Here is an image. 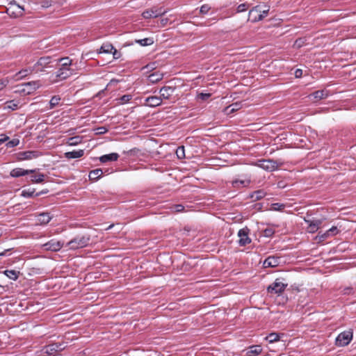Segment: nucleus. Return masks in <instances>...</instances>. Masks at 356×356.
Masks as SVG:
<instances>
[{
	"instance_id": "nucleus-9",
	"label": "nucleus",
	"mask_w": 356,
	"mask_h": 356,
	"mask_svg": "<svg viewBox=\"0 0 356 356\" xmlns=\"http://www.w3.org/2000/svg\"><path fill=\"white\" fill-rule=\"evenodd\" d=\"M249 229L247 227L241 229L238 232L239 237L238 244L241 246H245L251 243V239L248 236Z\"/></svg>"
},
{
	"instance_id": "nucleus-21",
	"label": "nucleus",
	"mask_w": 356,
	"mask_h": 356,
	"mask_svg": "<svg viewBox=\"0 0 356 356\" xmlns=\"http://www.w3.org/2000/svg\"><path fill=\"white\" fill-rule=\"evenodd\" d=\"M119 154L117 153H111L108 154H105L99 158V161L102 163H107L108 161H115L118 159Z\"/></svg>"
},
{
	"instance_id": "nucleus-18",
	"label": "nucleus",
	"mask_w": 356,
	"mask_h": 356,
	"mask_svg": "<svg viewBox=\"0 0 356 356\" xmlns=\"http://www.w3.org/2000/svg\"><path fill=\"white\" fill-rule=\"evenodd\" d=\"M65 1H54V0H41L40 1V4L42 8H50L56 4H57L58 6H61Z\"/></svg>"
},
{
	"instance_id": "nucleus-61",
	"label": "nucleus",
	"mask_w": 356,
	"mask_h": 356,
	"mask_svg": "<svg viewBox=\"0 0 356 356\" xmlns=\"http://www.w3.org/2000/svg\"><path fill=\"white\" fill-rule=\"evenodd\" d=\"M9 250H10V249H7V250H5L4 251L1 252H0V257L6 255V252L9 251Z\"/></svg>"
},
{
	"instance_id": "nucleus-51",
	"label": "nucleus",
	"mask_w": 356,
	"mask_h": 356,
	"mask_svg": "<svg viewBox=\"0 0 356 356\" xmlns=\"http://www.w3.org/2000/svg\"><path fill=\"white\" fill-rule=\"evenodd\" d=\"M355 291L352 287H346L343 289V294L345 295H353Z\"/></svg>"
},
{
	"instance_id": "nucleus-12",
	"label": "nucleus",
	"mask_w": 356,
	"mask_h": 356,
	"mask_svg": "<svg viewBox=\"0 0 356 356\" xmlns=\"http://www.w3.org/2000/svg\"><path fill=\"white\" fill-rule=\"evenodd\" d=\"M258 165L264 170L273 171L277 168V163L273 160H260Z\"/></svg>"
},
{
	"instance_id": "nucleus-2",
	"label": "nucleus",
	"mask_w": 356,
	"mask_h": 356,
	"mask_svg": "<svg viewBox=\"0 0 356 356\" xmlns=\"http://www.w3.org/2000/svg\"><path fill=\"white\" fill-rule=\"evenodd\" d=\"M284 279L277 278L274 282L267 287V291L270 294L281 295L288 286L287 283L283 282Z\"/></svg>"
},
{
	"instance_id": "nucleus-20",
	"label": "nucleus",
	"mask_w": 356,
	"mask_h": 356,
	"mask_svg": "<svg viewBox=\"0 0 356 356\" xmlns=\"http://www.w3.org/2000/svg\"><path fill=\"white\" fill-rule=\"evenodd\" d=\"M84 154L83 149L73 150L72 152H67L65 153V157L67 159H77L81 157Z\"/></svg>"
},
{
	"instance_id": "nucleus-24",
	"label": "nucleus",
	"mask_w": 356,
	"mask_h": 356,
	"mask_svg": "<svg viewBox=\"0 0 356 356\" xmlns=\"http://www.w3.org/2000/svg\"><path fill=\"white\" fill-rule=\"evenodd\" d=\"M266 195V193L264 191L258 190L251 193L250 197L253 201H257L264 197Z\"/></svg>"
},
{
	"instance_id": "nucleus-19",
	"label": "nucleus",
	"mask_w": 356,
	"mask_h": 356,
	"mask_svg": "<svg viewBox=\"0 0 356 356\" xmlns=\"http://www.w3.org/2000/svg\"><path fill=\"white\" fill-rule=\"evenodd\" d=\"M242 107L241 102H235L224 109V113L227 115H230L234 112L240 110Z\"/></svg>"
},
{
	"instance_id": "nucleus-3",
	"label": "nucleus",
	"mask_w": 356,
	"mask_h": 356,
	"mask_svg": "<svg viewBox=\"0 0 356 356\" xmlns=\"http://www.w3.org/2000/svg\"><path fill=\"white\" fill-rule=\"evenodd\" d=\"M90 242L89 236H78L67 243V246L71 250H76L86 247Z\"/></svg>"
},
{
	"instance_id": "nucleus-54",
	"label": "nucleus",
	"mask_w": 356,
	"mask_h": 356,
	"mask_svg": "<svg viewBox=\"0 0 356 356\" xmlns=\"http://www.w3.org/2000/svg\"><path fill=\"white\" fill-rule=\"evenodd\" d=\"M273 231L271 229H266L264 230V235L267 237H270L273 234Z\"/></svg>"
},
{
	"instance_id": "nucleus-35",
	"label": "nucleus",
	"mask_w": 356,
	"mask_h": 356,
	"mask_svg": "<svg viewBox=\"0 0 356 356\" xmlns=\"http://www.w3.org/2000/svg\"><path fill=\"white\" fill-rule=\"evenodd\" d=\"M265 339L269 343H274L280 340V335L276 332H272L266 337Z\"/></svg>"
},
{
	"instance_id": "nucleus-46",
	"label": "nucleus",
	"mask_w": 356,
	"mask_h": 356,
	"mask_svg": "<svg viewBox=\"0 0 356 356\" xmlns=\"http://www.w3.org/2000/svg\"><path fill=\"white\" fill-rule=\"evenodd\" d=\"M263 8H261V14L264 15V17L267 16L270 7L267 5H261Z\"/></svg>"
},
{
	"instance_id": "nucleus-38",
	"label": "nucleus",
	"mask_w": 356,
	"mask_h": 356,
	"mask_svg": "<svg viewBox=\"0 0 356 356\" xmlns=\"http://www.w3.org/2000/svg\"><path fill=\"white\" fill-rule=\"evenodd\" d=\"M34 193H35L34 188L24 189L22 191V196H23L24 197H31L35 196Z\"/></svg>"
},
{
	"instance_id": "nucleus-40",
	"label": "nucleus",
	"mask_w": 356,
	"mask_h": 356,
	"mask_svg": "<svg viewBox=\"0 0 356 356\" xmlns=\"http://www.w3.org/2000/svg\"><path fill=\"white\" fill-rule=\"evenodd\" d=\"M249 183H250V181H249L236 179V180H234V181H232V185H233V186H234V187L239 186L240 185H242V186H247Z\"/></svg>"
},
{
	"instance_id": "nucleus-57",
	"label": "nucleus",
	"mask_w": 356,
	"mask_h": 356,
	"mask_svg": "<svg viewBox=\"0 0 356 356\" xmlns=\"http://www.w3.org/2000/svg\"><path fill=\"white\" fill-rule=\"evenodd\" d=\"M302 75V70H300V69H297L296 71H295V76L296 78H300L301 77V76Z\"/></svg>"
},
{
	"instance_id": "nucleus-15",
	"label": "nucleus",
	"mask_w": 356,
	"mask_h": 356,
	"mask_svg": "<svg viewBox=\"0 0 356 356\" xmlns=\"http://www.w3.org/2000/svg\"><path fill=\"white\" fill-rule=\"evenodd\" d=\"M280 259L277 257L270 256L266 258L264 261V267H276L280 264Z\"/></svg>"
},
{
	"instance_id": "nucleus-1",
	"label": "nucleus",
	"mask_w": 356,
	"mask_h": 356,
	"mask_svg": "<svg viewBox=\"0 0 356 356\" xmlns=\"http://www.w3.org/2000/svg\"><path fill=\"white\" fill-rule=\"evenodd\" d=\"M56 61V60H54ZM54 60L51 56H43L38 59L33 65V71L35 72H44L46 68L53 67Z\"/></svg>"
},
{
	"instance_id": "nucleus-56",
	"label": "nucleus",
	"mask_w": 356,
	"mask_h": 356,
	"mask_svg": "<svg viewBox=\"0 0 356 356\" xmlns=\"http://www.w3.org/2000/svg\"><path fill=\"white\" fill-rule=\"evenodd\" d=\"M303 43H304V42H303V39H302V38H299V39H298V40H296V42H295V44H295L296 47H300L302 45V44H303Z\"/></svg>"
},
{
	"instance_id": "nucleus-49",
	"label": "nucleus",
	"mask_w": 356,
	"mask_h": 356,
	"mask_svg": "<svg viewBox=\"0 0 356 356\" xmlns=\"http://www.w3.org/2000/svg\"><path fill=\"white\" fill-rule=\"evenodd\" d=\"M329 236H330L329 233H327V232H325V233H323L322 234H320V233H319L318 234V236H316V238H318L319 241H324L325 238H327Z\"/></svg>"
},
{
	"instance_id": "nucleus-10",
	"label": "nucleus",
	"mask_w": 356,
	"mask_h": 356,
	"mask_svg": "<svg viewBox=\"0 0 356 356\" xmlns=\"http://www.w3.org/2000/svg\"><path fill=\"white\" fill-rule=\"evenodd\" d=\"M65 348V346L63 343H54L46 346L44 348V353L48 355H52L54 353L61 351Z\"/></svg>"
},
{
	"instance_id": "nucleus-59",
	"label": "nucleus",
	"mask_w": 356,
	"mask_h": 356,
	"mask_svg": "<svg viewBox=\"0 0 356 356\" xmlns=\"http://www.w3.org/2000/svg\"><path fill=\"white\" fill-rule=\"evenodd\" d=\"M48 192H49V191H48V190H47V189H46V190H42V191H40V192H38V193H35V197H38V196H40V195H41L46 194V193H47Z\"/></svg>"
},
{
	"instance_id": "nucleus-16",
	"label": "nucleus",
	"mask_w": 356,
	"mask_h": 356,
	"mask_svg": "<svg viewBox=\"0 0 356 356\" xmlns=\"http://www.w3.org/2000/svg\"><path fill=\"white\" fill-rule=\"evenodd\" d=\"M161 98L157 96H151L145 99V105L150 107H156L161 105Z\"/></svg>"
},
{
	"instance_id": "nucleus-62",
	"label": "nucleus",
	"mask_w": 356,
	"mask_h": 356,
	"mask_svg": "<svg viewBox=\"0 0 356 356\" xmlns=\"http://www.w3.org/2000/svg\"><path fill=\"white\" fill-rule=\"evenodd\" d=\"M138 149H131V150L129 151V153H130V154H134L135 152H138Z\"/></svg>"
},
{
	"instance_id": "nucleus-26",
	"label": "nucleus",
	"mask_w": 356,
	"mask_h": 356,
	"mask_svg": "<svg viewBox=\"0 0 356 356\" xmlns=\"http://www.w3.org/2000/svg\"><path fill=\"white\" fill-rule=\"evenodd\" d=\"M163 74L159 72H154L149 75L148 80L150 83H155L163 79Z\"/></svg>"
},
{
	"instance_id": "nucleus-55",
	"label": "nucleus",
	"mask_w": 356,
	"mask_h": 356,
	"mask_svg": "<svg viewBox=\"0 0 356 356\" xmlns=\"http://www.w3.org/2000/svg\"><path fill=\"white\" fill-rule=\"evenodd\" d=\"M111 53L113 54V58L115 59H118L120 56V53L118 52L115 48H114V49H113Z\"/></svg>"
},
{
	"instance_id": "nucleus-6",
	"label": "nucleus",
	"mask_w": 356,
	"mask_h": 356,
	"mask_svg": "<svg viewBox=\"0 0 356 356\" xmlns=\"http://www.w3.org/2000/svg\"><path fill=\"white\" fill-rule=\"evenodd\" d=\"M63 246V243L60 241L52 239L42 245V248L46 251L57 252Z\"/></svg>"
},
{
	"instance_id": "nucleus-34",
	"label": "nucleus",
	"mask_w": 356,
	"mask_h": 356,
	"mask_svg": "<svg viewBox=\"0 0 356 356\" xmlns=\"http://www.w3.org/2000/svg\"><path fill=\"white\" fill-rule=\"evenodd\" d=\"M82 138L81 136H74L70 138L67 141V144L70 146H74L81 143Z\"/></svg>"
},
{
	"instance_id": "nucleus-50",
	"label": "nucleus",
	"mask_w": 356,
	"mask_h": 356,
	"mask_svg": "<svg viewBox=\"0 0 356 356\" xmlns=\"http://www.w3.org/2000/svg\"><path fill=\"white\" fill-rule=\"evenodd\" d=\"M327 232V233H329L330 236H334L338 233V229L337 227L333 226L330 229H328Z\"/></svg>"
},
{
	"instance_id": "nucleus-28",
	"label": "nucleus",
	"mask_w": 356,
	"mask_h": 356,
	"mask_svg": "<svg viewBox=\"0 0 356 356\" xmlns=\"http://www.w3.org/2000/svg\"><path fill=\"white\" fill-rule=\"evenodd\" d=\"M262 352V348L260 346H252L250 347L248 352V356H257Z\"/></svg>"
},
{
	"instance_id": "nucleus-27",
	"label": "nucleus",
	"mask_w": 356,
	"mask_h": 356,
	"mask_svg": "<svg viewBox=\"0 0 356 356\" xmlns=\"http://www.w3.org/2000/svg\"><path fill=\"white\" fill-rule=\"evenodd\" d=\"M328 95V92L326 90H317L313 92L311 96L314 97V99L316 100L322 99L327 97Z\"/></svg>"
},
{
	"instance_id": "nucleus-4",
	"label": "nucleus",
	"mask_w": 356,
	"mask_h": 356,
	"mask_svg": "<svg viewBox=\"0 0 356 356\" xmlns=\"http://www.w3.org/2000/svg\"><path fill=\"white\" fill-rule=\"evenodd\" d=\"M353 339V332L351 330H346L340 333L335 340V345L337 346H346L350 343Z\"/></svg>"
},
{
	"instance_id": "nucleus-43",
	"label": "nucleus",
	"mask_w": 356,
	"mask_h": 356,
	"mask_svg": "<svg viewBox=\"0 0 356 356\" xmlns=\"http://www.w3.org/2000/svg\"><path fill=\"white\" fill-rule=\"evenodd\" d=\"M211 97V94L210 93H204V92H200L197 95V98L202 100V101H205L207 100V99H209V97Z\"/></svg>"
},
{
	"instance_id": "nucleus-33",
	"label": "nucleus",
	"mask_w": 356,
	"mask_h": 356,
	"mask_svg": "<svg viewBox=\"0 0 356 356\" xmlns=\"http://www.w3.org/2000/svg\"><path fill=\"white\" fill-rule=\"evenodd\" d=\"M135 42L141 46L145 47L152 44L154 43V40L152 38H146L144 39L136 40Z\"/></svg>"
},
{
	"instance_id": "nucleus-8",
	"label": "nucleus",
	"mask_w": 356,
	"mask_h": 356,
	"mask_svg": "<svg viewBox=\"0 0 356 356\" xmlns=\"http://www.w3.org/2000/svg\"><path fill=\"white\" fill-rule=\"evenodd\" d=\"M42 153L38 151H25L17 154V159L19 161L31 160L39 157Z\"/></svg>"
},
{
	"instance_id": "nucleus-36",
	"label": "nucleus",
	"mask_w": 356,
	"mask_h": 356,
	"mask_svg": "<svg viewBox=\"0 0 356 356\" xmlns=\"http://www.w3.org/2000/svg\"><path fill=\"white\" fill-rule=\"evenodd\" d=\"M17 108H18V104L17 103H15V101L12 100V101L7 102L6 103L3 108L5 110L15 111V110L17 109Z\"/></svg>"
},
{
	"instance_id": "nucleus-60",
	"label": "nucleus",
	"mask_w": 356,
	"mask_h": 356,
	"mask_svg": "<svg viewBox=\"0 0 356 356\" xmlns=\"http://www.w3.org/2000/svg\"><path fill=\"white\" fill-rule=\"evenodd\" d=\"M168 18H163L161 20V24L163 26H165L168 22Z\"/></svg>"
},
{
	"instance_id": "nucleus-48",
	"label": "nucleus",
	"mask_w": 356,
	"mask_h": 356,
	"mask_svg": "<svg viewBox=\"0 0 356 356\" xmlns=\"http://www.w3.org/2000/svg\"><path fill=\"white\" fill-rule=\"evenodd\" d=\"M248 8V5L246 3H241L237 7V12L241 13L245 11Z\"/></svg>"
},
{
	"instance_id": "nucleus-22",
	"label": "nucleus",
	"mask_w": 356,
	"mask_h": 356,
	"mask_svg": "<svg viewBox=\"0 0 356 356\" xmlns=\"http://www.w3.org/2000/svg\"><path fill=\"white\" fill-rule=\"evenodd\" d=\"M24 86L28 88L27 94H31L37 88H40V83L39 81H30L24 83Z\"/></svg>"
},
{
	"instance_id": "nucleus-47",
	"label": "nucleus",
	"mask_w": 356,
	"mask_h": 356,
	"mask_svg": "<svg viewBox=\"0 0 356 356\" xmlns=\"http://www.w3.org/2000/svg\"><path fill=\"white\" fill-rule=\"evenodd\" d=\"M210 9H211V7L209 5L204 4L200 7V11L202 14H207L209 11Z\"/></svg>"
},
{
	"instance_id": "nucleus-17",
	"label": "nucleus",
	"mask_w": 356,
	"mask_h": 356,
	"mask_svg": "<svg viewBox=\"0 0 356 356\" xmlns=\"http://www.w3.org/2000/svg\"><path fill=\"white\" fill-rule=\"evenodd\" d=\"M175 88L171 86H164L160 89L161 97L163 99H168L173 94Z\"/></svg>"
},
{
	"instance_id": "nucleus-29",
	"label": "nucleus",
	"mask_w": 356,
	"mask_h": 356,
	"mask_svg": "<svg viewBox=\"0 0 356 356\" xmlns=\"http://www.w3.org/2000/svg\"><path fill=\"white\" fill-rule=\"evenodd\" d=\"M11 9H13L14 11L13 13H15L16 16L22 15L24 12V8L21 7L20 6L14 3H10V8L8 9V12H10Z\"/></svg>"
},
{
	"instance_id": "nucleus-41",
	"label": "nucleus",
	"mask_w": 356,
	"mask_h": 356,
	"mask_svg": "<svg viewBox=\"0 0 356 356\" xmlns=\"http://www.w3.org/2000/svg\"><path fill=\"white\" fill-rule=\"evenodd\" d=\"M132 99V95H122L118 100L120 101V104H126L128 103Z\"/></svg>"
},
{
	"instance_id": "nucleus-32",
	"label": "nucleus",
	"mask_w": 356,
	"mask_h": 356,
	"mask_svg": "<svg viewBox=\"0 0 356 356\" xmlns=\"http://www.w3.org/2000/svg\"><path fill=\"white\" fill-rule=\"evenodd\" d=\"M114 47L111 43H104L99 51V53H111Z\"/></svg>"
},
{
	"instance_id": "nucleus-42",
	"label": "nucleus",
	"mask_w": 356,
	"mask_h": 356,
	"mask_svg": "<svg viewBox=\"0 0 356 356\" xmlns=\"http://www.w3.org/2000/svg\"><path fill=\"white\" fill-rule=\"evenodd\" d=\"M176 154L179 159L184 158L185 156L184 147L183 146L179 147L176 151Z\"/></svg>"
},
{
	"instance_id": "nucleus-31",
	"label": "nucleus",
	"mask_w": 356,
	"mask_h": 356,
	"mask_svg": "<svg viewBox=\"0 0 356 356\" xmlns=\"http://www.w3.org/2000/svg\"><path fill=\"white\" fill-rule=\"evenodd\" d=\"M47 176L44 174H42V173H39L38 175H32L31 177V181L32 183H35V184H40V183H42L44 181V178L46 177Z\"/></svg>"
},
{
	"instance_id": "nucleus-23",
	"label": "nucleus",
	"mask_w": 356,
	"mask_h": 356,
	"mask_svg": "<svg viewBox=\"0 0 356 356\" xmlns=\"http://www.w3.org/2000/svg\"><path fill=\"white\" fill-rule=\"evenodd\" d=\"M51 220L49 213H41L38 216V221L41 225H47Z\"/></svg>"
},
{
	"instance_id": "nucleus-25",
	"label": "nucleus",
	"mask_w": 356,
	"mask_h": 356,
	"mask_svg": "<svg viewBox=\"0 0 356 356\" xmlns=\"http://www.w3.org/2000/svg\"><path fill=\"white\" fill-rule=\"evenodd\" d=\"M102 175H103V171L102 169H100V168L95 169V170H93L90 172L89 178L90 180L96 181L99 178H100L102 176Z\"/></svg>"
},
{
	"instance_id": "nucleus-45",
	"label": "nucleus",
	"mask_w": 356,
	"mask_h": 356,
	"mask_svg": "<svg viewBox=\"0 0 356 356\" xmlns=\"http://www.w3.org/2000/svg\"><path fill=\"white\" fill-rule=\"evenodd\" d=\"M272 207L275 211H282L284 209L285 206L283 204L275 203L272 204Z\"/></svg>"
},
{
	"instance_id": "nucleus-5",
	"label": "nucleus",
	"mask_w": 356,
	"mask_h": 356,
	"mask_svg": "<svg viewBox=\"0 0 356 356\" xmlns=\"http://www.w3.org/2000/svg\"><path fill=\"white\" fill-rule=\"evenodd\" d=\"M167 13L166 10H163V8H158V7H152L149 9H147L145 10L142 13V16L145 19H150V18H155L159 16H162L165 15Z\"/></svg>"
},
{
	"instance_id": "nucleus-13",
	"label": "nucleus",
	"mask_w": 356,
	"mask_h": 356,
	"mask_svg": "<svg viewBox=\"0 0 356 356\" xmlns=\"http://www.w3.org/2000/svg\"><path fill=\"white\" fill-rule=\"evenodd\" d=\"M36 170H24L23 168H17L11 170L10 176L13 177H19L31 173H34Z\"/></svg>"
},
{
	"instance_id": "nucleus-58",
	"label": "nucleus",
	"mask_w": 356,
	"mask_h": 356,
	"mask_svg": "<svg viewBox=\"0 0 356 356\" xmlns=\"http://www.w3.org/2000/svg\"><path fill=\"white\" fill-rule=\"evenodd\" d=\"M175 209H176V211L180 212L184 210V207L181 204H177V205H175Z\"/></svg>"
},
{
	"instance_id": "nucleus-39",
	"label": "nucleus",
	"mask_w": 356,
	"mask_h": 356,
	"mask_svg": "<svg viewBox=\"0 0 356 356\" xmlns=\"http://www.w3.org/2000/svg\"><path fill=\"white\" fill-rule=\"evenodd\" d=\"M61 63L60 67L63 68H70V65H71L72 60L69 59V58H63L59 60Z\"/></svg>"
},
{
	"instance_id": "nucleus-52",
	"label": "nucleus",
	"mask_w": 356,
	"mask_h": 356,
	"mask_svg": "<svg viewBox=\"0 0 356 356\" xmlns=\"http://www.w3.org/2000/svg\"><path fill=\"white\" fill-rule=\"evenodd\" d=\"M8 83L7 79H0V91L2 90Z\"/></svg>"
},
{
	"instance_id": "nucleus-44",
	"label": "nucleus",
	"mask_w": 356,
	"mask_h": 356,
	"mask_svg": "<svg viewBox=\"0 0 356 356\" xmlns=\"http://www.w3.org/2000/svg\"><path fill=\"white\" fill-rule=\"evenodd\" d=\"M19 143V140L18 139H13L12 140L9 141L6 144V146L8 147H13L18 145Z\"/></svg>"
},
{
	"instance_id": "nucleus-11",
	"label": "nucleus",
	"mask_w": 356,
	"mask_h": 356,
	"mask_svg": "<svg viewBox=\"0 0 356 356\" xmlns=\"http://www.w3.org/2000/svg\"><path fill=\"white\" fill-rule=\"evenodd\" d=\"M72 74V70L70 68L60 67L56 72V79L54 81H62L70 77Z\"/></svg>"
},
{
	"instance_id": "nucleus-63",
	"label": "nucleus",
	"mask_w": 356,
	"mask_h": 356,
	"mask_svg": "<svg viewBox=\"0 0 356 356\" xmlns=\"http://www.w3.org/2000/svg\"><path fill=\"white\" fill-rule=\"evenodd\" d=\"M114 226V224H111L107 228H106L105 229L106 230H108V229H111V228H113Z\"/></svg>"
},
{
	"instance_id": "nucleus-53",
	"label": "nucleus",
	"mask_w": 356,
	"mask_h": 356,
	"mask_svg": "<svg viewBox=\"0 0 356 356\" xmlns=\"http://www.w3.org/2000/svg\"><path fill=\"white\" fill-rule=\"evenodd\" d=\"M97 134H105L108 131V129L106 127H98L97 129Z\"/></svg>"
},
{
	"instance_id": "nucleus-14",
	"label": "nucleus",
	"mask_w": 356,
	"mask_h": 356,
	"mask_svg": "<svg viewBox=\"0 0 356 356\" xmlns=\"http://www.w3.org/2000/svg\"><path fill=\"white\" fill-rule=\"evenodd\" d=\"M305 221L308 224L307 231L309 233L316 232L318 229L320 225L322 223L321 220H305Z\"/></svg>"
},
{
	"instance_id": "nucleus-37",
	"label": "nucleus",
	"mask_w": 356,
	"mask_h": 356,
	"mask_svg": "<svg viewBox=\"0 0 356 356\" xmlns=\"http://www.w3.org/2000/svg\"><path fill=\"white\" fill-rule=\"evenodd\" d=\"M60 99H61L58 95L52 97L49 102L50 108H54V107L57 106L59 104Z\"/></svg>"
},
{
	"instance_id": "nucleus-64",
	"label": "nucleus",
	"mask_w": 356,
	"mask_h": 356,
	"mask_svg": "<svg viewBox=\"0 0 356 356\" xmlns=\"http://www.w3.org/2000/svg\"><path fill=\"white\" fill-rule=\"evenodd\" d=\"M6 139H8V137H6V138H1V139L0 140H1V141H4V140H6Z\"/></svg>"
},
{
	"instance_id": "nucleus-7",
	"label": "nucleus",
	"mask_w": 356,
	"mask_h": 356,
	"mask_svg": "<svg viewBox=\"0 0 356 356\" xmlns=\"http://www.w3.org/2000/svg\"><path fill=\"white\" fill-rule=\"evenodd\" d=\"M261 8H263L261 5L253 7L249 11V19L254 22L263 19L264 18V15L261 14Z\"/></svg>"
},
{
	"instance_id": "nucleus-30",
	"label": "nucleus",
	"mask_w": 356,
	"mask_h": 356,
	"mask_svg": "<svg viewBox=\"0 0 356 356\" xmlns=\"http://www.w3.org/2000/svg\"><path fill=\"white\" fill-rule=\"evenodd\" d=\"M4 275H6L8 278L16 280L19 277V271H17L15 270H6L3 271Z\"/></svg>"
}]
</instances>
